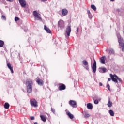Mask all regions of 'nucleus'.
I'll return each instance as SVG.
<instances>
[{"label":"nucleus","mask_w":124,"mask_h":124,"mask_svg":"<svg viewBox=\"0 0 124 124\" xmlns=\"http://www.w3.org/2000/svg\"><path fill=\"white\" fill-rule=\"evenodd\" d=\"M109 76L110 78H111V80L112 81H113V82H115V83H118V81L120 82V83H122V79L119 78V77H118L117 75L114 74L113 75L112 74H110Z\"/></svg>","instance_id":"f03ea898"},{"label":"nucleus","mask_w":124,"mask_h":124,"mask_svg":"<svg viewBox=\"0 0 124 124\" xmlns=\"http://www.w3.org/2000/svg\"><path fill=\"white\" fill-rule=\"evenodd\" d=\"M10 105L8 103H5L4 105V107L5 109H8Z\"/></svg>","instance_id":"412c9836"},{"label":"nucleus","mask_w":124,"mask_h":124,"mask_svg":"<svg viewBox=\"0 0 124 124\" xmlns=\"http://www.w3.org/2000/svg\"><path fill=\"white\" fill-rule=\"evenodd\" d=\"M90 117V115L89 114H85V115L84 116V118H89Z\"/></svg>","instance_id":"2f4dec72"},{"label":"nucleus","mask_w":124,"mask_h":124,"mask_svg":"<svg viewBox=\"0 0 124 124\" xmlns=\"http://www.w3.org/2000/svg\"><path fill=\"white\" fill-rule=\"evenodd\" d=\"M78 31H79V27H78V28H77V32H78Z\"/></svg>","instance_id":"58836bf2"},{"label":"nucleus","mask_w":124,"mask_h":124,"mask_svg":"<svg viewBox=\"0 0 124 124\" xmlns=\"http://www.w3.org/2000/svg\"><path fill=\"white\" fill-rule=\"evenodd\" d=\"M51 111L52 112V113H53V114H55V113H56V111H55V109L53 108H51Z\"/></svg>","instance_id":"473e14b6"},{"label":"nucleus","mask_w":124,"mask_h":124,"mask_svg":"<svg viewBox=\"0 0 124 124\" xmlns=\"http://www.w3.org/2000/svg\"><path fill=\"white\" fill-rule=\"evenodd\" d=\"M36 82L37 83L38 85H39V86H43L44 84V82L43 80L39 78H37Z\"/></svg>","instance_id":"9d476101"},{"label":"nucleus","mask_w":124,"mask_h":124,"mask_svg":"<svg viewBox=\"0 0 124 124\" xmlns=\"http://www.w3.org/2000/svg\"><path fill=\"white\" fill-rule=\"evenodd\" d=\"M111 79H112V78H108V82H110V81H111Z\"/></svg>","instance_id":"79ce46f5"},{"label":"nucleus","mask_w":124,"mask_h":124,"mask_svg":"<svg viewBox=\"0 0 124 124\" xmlns=\"http://www.w3.org/2000/svg\"><path fill=\"white\" fill-rule=\"evenodd\" d=\"M59 88L60 91H62L63 90H65V89H66V87L65 86V85H64L63 84H61L59 86Z\"/></svg>","instance_id":"2eb2a0df"},{"label":"nucleus","mask_w":124,"mask_h":124,"mask_svg":"<svg viewBox=\"0 0 124 124\" xmlns=\"http://www.w3.org/2000/svg\"><path fill=\"white\" fill-rule=\"evenodd\" d=\"M20 20V18H19V17L16 16L15 18V22H17V21H19Z\"/></svg>","instance_id":"c756f323"},{"label":"nucleus","mask_w":124,"mask_h":124,"mask_svg":"<svg viewBox=\"0 0 124 124\" xmlns=\"http://www.w3.org/2000/svg\"><path fill=\"white\" fill-rule=\"evenodd\" d=\"M19 2L22 7H26V1L24 0H19Z\"/></svg>","instance_id":"f8f14e48"},{"label":"nucleus","mask_w":124,"mask_h":124,"mask_svg":"<svg viewBox=\"0 0 124 124\" xmlns=\"http://www.w3.org/2000/svg\"><path fill=\"white\" fill-rule=\"evenodd\" d=\"M34 124H38L37 122H34Z\"/></svg>","instance_id":"a18cd8bd"},{"label":"nucleus","mask_w":124,"mask_h":124,"mask_svg":"<svg viewBox=\"0 0 124 124\" xmlns=\"http://www.w3.org/2000/svg\"><path fill=\"white\" fill-rule=\"evenodd\" d=\"M40 117L43 122H46V118L44 115H40Z\"/></svg>","instance_id":"b1692460"},{"label":"nucleus","mask_w":124,"mask_h":124,"mask_svg":"<svg viewBox=\"0 0 124 124\" xmlns=\"http://www.w3.org/2000/svg\"><path fill=\"white\" fill-rule=\"evenodd\" d=\"M91 7L92 9H93V10H94V11H96V7H95L94 5L93 4L91 5Z\"/></svg>","instance_id":"393cba45"},{"label":"nucleus","mask_w":124,"mask_h":124,"mask_svg":"<svg viewBox=\"0 0 124 124\" xmlns=\"http://www.w3.org/2000/svg\"><path fill=\"white\" fill-rule=\"evenodd\" d=\"M109 113L111 117H114V116H115V113H114V111H113V110H109Z\"/></svg>","instance_id":"4be33fe9"},{"label":"nucleus","mask_w":124,"mask_h":124,"mask_svg":"<svg viewBox=\"0 0 124 124\" xmlns=\"http://www.w3.org/2000/svg\"><path fill=\"white\" fill-rule=\"evenodd\" d=\"M114 49L110 48L109 50V54H110V55H112L113 54H114Z\"/></svg>","instance_id":"bb28decb"},{"label":"nucleus","mask_w":124,"mask_h":124,"mask_svg":"<svg viewBox=\"0 0 124 124\" xmlns=\"http://www.w3.org/2000/svg\"><path fill=\"white\" fill-rule=\"evenodd\" d=\"M99 69H100V72H101L102 73H105V72H106V70H107L106 68L104 67H102L100 68Z\"/></svg>","instance_id":"a211bd4d"},{"label":"nucleus","mask_w":124,"mask_h":124,"mask_svg":"<svg viewBox=\"0 0 124 124\" xmlns=\"http://www.w3.org/2000/svg\"><path fill=\"white\" fill-rule=\"evenodd\" d=\"M33 14L35 17V20L37 21H42V18H41V15L39 13L37 12L36 11H34L33 12Z\"/></svg>","instance_id":"7ed1b4c3"},{"label":"nucleus","mask_w":124,"mask_h":124,"mask_svg":"<svg viewBox=\"0 0 124 124\" xmlns=\"http://www.w3.org/2000/svg\"><path fill=\"white\" fill-rule=\"evenodd\" d=\"M103 84H102V83H101V82H100L99 83V86H103Z\"/></svg>","instance_id":"a19ab883"},{"label":"nucleus","mask_w":124,"mask_h":124,"mask_svg":"<svg viewBox=\"0 0 124 124\" xmlns=\"http://www.w3.org/2000/svg\"><path fill=\"white\" fill-rule=\"evenodd\" d=\"M118 42L119 43L120 46L121 47L122 50L123 52L124 51V40L121 38V37L118 36Z\"/></svg>","instance_id":"39448f33"},{"label":"nucleus","mask_w":124,"mask_h":124,"mask_svg":"<svg viewBox=\"0 0 124 124\" xmlns=\"http://www.w3.org/2000/svg\"><path fill=\"white\" fill-rule=\"evenodd\" d=\"M3 45H4V42L2 40H0V47H3Z\"/></svg>","instance_id":"a878e982"},{"label":"nucleus","mask_w":124,"mask_h":124,"mask_svg":"<svg viewBox=\"0 0 124 124\" xmlns=\"http://www.w3.org/2000/svg\"><path fill=\"white\" fill-rule=\"evenodd\" d=\"M67 116H68V117L70 119H73V118H74V116H73V115L71 114V113L69 112H67Z\"/></svg>","instance_id":"aec40b11"},{"label":"nucleus","mask_w":124,"mask_h":124,"mask_svg":"<svg viewBox=\"0 0 124 124\" xmlns=\"http://www.w3.org/2000/svg\"><path fill=\"white\" fill-rule=\"evenodd\" d=\"M2 3H5V0H1Z\"/></svg>","instance_id":"4c0bfd02"},{"label":"nucleus","mask_w":124,"mask_h":124,"mask_svg":"<svg viewBox=\"0 0 124 124\" xmlns=\"http://www.w3.org/2000/svg\"><path fill=\"white\" fill-rule=\"evenodd\" d=\"M107 88H108V91H110V85L107 84Z\"/></svg>","instance_id":"72a5a7b5"},{"label":"nucleus","mask_w":124,"mask_h":124,"mask_svg":"<svg viewBox=\"0 0 124 124\" xmlns=\"http://www.w3.org/2000/svg\"><path fill=\"white\" fill-rule=\"evenodd\" d=\"M1 19L2 20H4L5 21L6 20V17H5V16L2 15L1 16Z\"/></svg>","instance_id":"c85d7f7f"},{"label":"nucleus","mask_w":124,"mask_h":124,"mask_svg":"<svg viewBox=\"0 0 124 124\" xmlns=\"http://www.w3.org/2000/svg\"><path fill=\"white\" fill-rule=\"evenodd\" d=\"M30 119L31 120V121H33V120H34V117L33 116L31 117Z\"/></svg>","instance_id":"c9c22d12"},{"label":"nucleus","mask_w":124,"mask_h":124,"mask_svg":"<svg viewBox=\"0 0 124 124\" xmlns=\"http://www.w3.org/2000/svg\"><path fill=\"white\" fill-rule=\"evenodd\" d=\"M93 100H94V104H98L99 102H98V100L96 99L94 100V98H93Z\"/></svg>","instance_id":"cd10ccee"},{"label":"nucleus","mask_w":124,"mask_h":124,"mask_svg":"<svg viewBox=\"0 0 124 124\" xmlns=\"http://www.w3.org/2000/svg\"><path fill=\"white\" fill-rule=\"evenodd\" d=\"M88 17H89V19H92L93 15H92V14H88Z\"/></svg>","instance_id":"7c9ffc66"},{"label":"nucleus","mask_w":124,"mask_h":124,"mask_svg":"<svg viewBox=\"0 0 124 124\" xmlns=\"http://www.w3.org/2000/svg\"><path fill=\"white\" fill-rule=\"evenodd\" d=\"M92 69L94 73L96 72V61L94 60V63L92 67Z\"/></svg>","instance_id":"1a4fd4ad"},{"label":"nucleus","mask_w":124,"mask_h":124,"mask_svg":"<svg viewBox=\"0 0 124 124\" xmlns=\"http://www.w3.org/2000/svg\"><path fill=\"white\" fill-rule=\"evenodd\" d=\"M7 66L8 68L11 71V73H14V72L13 71V67L11 66V64H10V63H8Z\"/></svg>","instance_id":"ddd939ff"},{"label":"nucleus","mask_w":124,"mask_h":124,"mask_svg":"<svg viewBox=\"0 0 124 124\" xmlns=\"http://www.w3.org/2000/svg\"><path fill=\"white\" fill-rule=\"evenodd\" d=\"M24 31H25V32H27V30H24Z\"/></svg>","instance_id":"de8ad7c7"},{"label":"nucleus","mask_w":124,"mask_h":124,"mask_svg":"<svg viewBox=\"0 0 124 124\" xmlns=\"http://www.w3.org/2000/svg\"><path fill=\"white\" fill-rule=\"evenodd\" d=\"M113 105V103L110 101V99L108 100V107H112V106Z\"/></svg>","instance_id":"5701e85b"},{"label":"nucleus","mask_w":124,"mask_h":124,"mask_svg":"<svg viewBox=\"0 0 124 124\" xmlns=\"http://www.w3.org/2000/svg\"><path fill=\"white\" fill-rule=\"evenodd\" d=\"M98 100H99V101H100V100H101V98H99Z\"/></svg>","instance_id":"37998d69"},{"label":"nucleus","mask_w":124,"mask_h":124,"mask_svg":"<svg viewBox=\"0 0 124 124\" xmlns=\"http://www.w3.org/2000/svg\"><path fill=\"white\" fill-rule=\"evenodd\" d=\"M65 32L68 36L70 35V32H71V26H69L66 29Z\"/></svg>","instance_id":"6e6552de"},{"label":"nucleus","mask_w":124,"mask_h":124,"mask_svg":"<svg viewBox=\"0 0 124 124\" xmlns=\"http://www.w3.org/2000/svg\"><path fill=\"white\" fill-rule=\"evenodd\" d=\"M69 104H70L71 106H72L73 108H76V107H77V106H76V105H77V103L75 101L70 100Z\"/></svg>","instance_id":"0eeeda50"},{"label":"nucleus","mask_w":124,"mask_h":124,"mask_svg":"<svg viewBox=\"0 0 124 124\" xmlns=\"http://www.w3.org/2000/svg\"><path fill=\"white\" fill-rule=\"evenodd\" d=\"M87 13L88 14H91V12L90 11V10H87Z\"/></svg>","instance_id":"e433bc0d"},{"label":"nucleus","mask_w":124,"mask_h":124,"mask_svg":"<svg viewBox=\"0 0 124 124\" xmlns=\"http://www.w3.org/2000/svg\"><path fill=\"white\" fill-rule=\"evenodd\" d=\"M100 61L102 64H105V57L102 56L100 58Z\"/></svg>","instance_id":"f3484780"},{"label":"nucleus","mask_w":124,"mask_h":124,"mask_svg":"<svg viewBox=\"0 0 124 124\" xmlns=\"http://www.w3.org/2000/svg\"><path fill=\"white\" fill-rule=\"evenodd\" d=\"M47 0H41V1L43 2H45V1H47Z\"/></svg>","instance_id":"ea45409f"},{"label":"nucleus","mask_w":124,"mask_h":124,"mask_svg":"<svg viewBox=\"0 0 124 124\" xmlns=\"http://www.w3.org/2000/svg\"><path fill=\"white\" fill-rule=\"evenodd\" d=\"M82 62L83 65H85L86 69L89 70V63H88V62L86 60H83Z\"/></svg>","instance_id":"9b49d317"},{"label":"nucleus","mask_w":124,"mask_h":124,"mask_svg":"<svg viewBox=\"0 0 124 124\" xmlns=\"http://www.w3.org/2000/svg\"><path fill=\"white\" fill-rule=\"evenodd\" d=\"M117 11H118V12H120V9H117Z\"/></svg>","instance_id":"c03bdc74"},{"label":"nucleus","mask_w":124,"mask_h":124,"mask_svg":"<svg viewBox=\"0 0 124 124\" xmlns=\"http://www.w3.org/2000/svg\"><path fill=\"white\" fill-rule=\"evenodd\" d=\"M58 29H60V30H63V29H64L65 28V25L64 24V21L62 20H60L58 22Z\"/></svg>","instance_id":"20e7f679"},{"label":"nucleus","mask_w":124,"mask_h":124,"mask_svg":"<svg viewBox=\"0 0 124 124\" xmlns=\"http://www.w3.org/2000/svg\"><path fill=\"white\" fill-rule=\"evenodd\" d=\"M30 104L31 106H34V107H37V101L34 99L30 100Z\"/></svg>","instance_id":"423d86ee"},{"label":"nucleus","mask_w":124,"mask_h":124,"mask_svg":"<svg viewBox=\"0 0 124 124\" xmlns=\"http://www.w3.org/2000/svg\"><path fill=\"white\" fill-rule=\"evenodd\" d=\"M44 30L46 31L47 33H52V31L46 25L44 26Z\"/></svg>","instance_id":"dca6fc26"},{"label":"nucleus","mask_w":124,"mask_h":124,"mask_svg":"<svg viewBox=\"0 0 124 124\" xmlns=\"http://www.w3.org/2000/svg\"><path fill=\"white\" fill-rule=\"evenodd\" d=\"M67 13H68V11L66 9H63L62 11V14L63 16H65V15H67Z\"/></svg>","instance_id":"4468645a"},{"label":"nucleus","mask_w":124,"mask_h":124,"mask_svg":"<svg viewBox=\"0 0 124 124\" xmlns=\"http://www.w3.org/2000/svg\"><path fill=\"white\" fill-rule=\"evenodd\" d=\"M7 1H8L9 2H13L14 1V0H6Z\"/></svg>","instance_id":"f704fd0d"},{"label":"nucleus","mask_w":124,"mask_h":124,"mask_svg":"<svg viewBox=\"0 0 124 124\" xmlns=\"http://www.w3.org/2000/svg\"><path fill=\"white\" fill-rule=\"evenodd\" d=\"M110 0V1H115V0Z\"/></svg>","instance_id":"49530a36"},{"label":"nucleus","mask_w":124,"mask_h":124,"mask_svg":"<svg viewBox=\"0 0 124 124\" xmlns=\"http://www.w3.org/2000/svg\"><path fill=\"white\" fill-rule=\"evenodd\" d=\"M27 91L28 93H31L32 92V81L31 79H27L26 80Z\"/></svg>","instance_id":"f257e3e1"},{"label":"nucleus","mask_w":124,"mask_h":124,"mask_svg":"<svg viewBox=\"0 0 124 124\" xmlns=\"http://www.w3.org/2000/svg\"><path fill=\"white\" fill-rule=\"evenodd\" d=\"M87 107L88 109H89L90 110H92L93 109V104L92 103H88L87 105Z\"/></svg>","instance_id":"6ab92c4d"}]
</instances>
